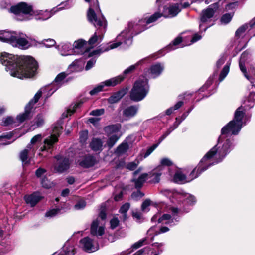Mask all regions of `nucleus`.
Returning a JSON list of instances; mask_svg holds the SVG:
<instances>
[{
	"instance_id": "nucleus-48",
	"label": "nucleus",
	"mask_w": 255,
	"mask_h": 255,
	"mask_svg": "<svg viewBox=\"0 0 255 255\" xmlns=\"http://www.w3.org/2000/svg\"><path fill=\"white\" fill-rule=\"evenodd\" d=\"M62 129L63 127L62 126H55L53 129V134L51 136L50 138L53 136H56L58 138L61 134Z\"/></svg>"
},
{
	"instance_id": "nucleus-31",
	"label": "nucleus",
	"mask_w": 255,
	"mask_h": 255,
	"mask_svg": "<svg viewBox=\"0 0 255 255\" xmlns=\"http://www.w3.org/2000/svg\"><path fill=\"white\" fill-rule=\"evenodd\" d=\"M87 18L90 23H94V22H97V16L91 6H90L87 11Z\"/></svg>"
},
{
	"instance_id": "nucleus-52",
	"label": "nucleus",
	"mask_w": 255,
	"mask_h": 255,
	"mask_svg": "<svg viewBox=\"0 0 255 255\" xmlns=\"http://www.w3.org/2000/svg\"><path fill=\"white\" fill-rule=\"evenodd\" d=\"M67 76V74L64 72H61L58 74L54 79V81L56 83H59L62 82Z\"/></svg>"
},
{
	"instance_id": "nucleus-46",
	"label": "nucleus",
	"mask_w": 255,
	"mask_h": 255,
	"mask_svg": "<svg viewBox=\"0 0 255 255\" xmlns=\"http://www.w3.org/2000/svg\"><path fill=\"white\" fill-rule=\"evenodd\" d=\"M82 104L83 102L81 101H79L78 102L76 103L72 106V107H71V106L70 108L67 110V113L69 114V116L72 115L75 112L76 109L80 107L82 105Z\"/></svg>"
},
{
	"instance_id": "nucleus-22",
	"label": "nucleus",
	"mask_w": 255,
	"mask_h": 255,
	"mask_svg": "<svg viewBox=\"0 0 255 255\" xmlns=\"http://www.w3.org/2000/svg\"><path fill=\"white\" fill-rule=\"evenodd\" d=\"M181 208H172V216L174 217L176 215H181L182 213H181ZM171 216L170 214H165L163 215V216L158 219V222L161 223L163 220H169L165 222V224H168L172 222L173 221V219L175 217H173V219H171Z\"/></svg>"
},
{
	"instance_id": "nucleus-41",
	"label": "nucleus",
	"mask_w": 255,
	"mask_h": 255,
	"mask_svg": "<svg viewBox=\"0 0 255 255\" xmlns=\"http://www.w3.org/2000/svg\"><path fill=\"white\" fill-rule=\"evenodd\" d=\"M119 138L120 137L116 134L112 135L107 141V144L109 148H111L113 147L119 140Z\"/></svg>"
},
{
	"instance_id": "nucleus-50",
	"label": "nucleus",
	"mask_w": 255,
	"mask_h": 255,
	"mask_svg": "<svg viewBox=\"0 0 255 255\" xmlns=\"http://www.w3.org/2000/svg\"><path fill=\"white\" fill-rule=\"evenodd\" d=\"M47 172V170L42 167L37 168L35 171V175L37 178H42Z\"/></svg>"
},
{
	"instance_id": "nucleus-35",
	"label": "nucleus",
	"mask_w": 255,
	"mask_h": 255,
	"mask_svg": "<svg viewBox=\"0 0 255 255\" xmlns=\"http://www.w3.org/2000/svg\"><path fill=\"white\" fill-rule=\"evenodd\" d=\"M63 250L66 255H74L75 253V248L73 245H70L67 242L63 247Z\"/></svg>"
},
{
	"instance_id": "nucleus-2",
	"label": "nucleus",
	"mask_w": 255,
	"mask_h": 255,
	"mask_svg": "<svg viewBox=\"0 0 255 255\" xmlns=\"http://www.w3.org/2000/svg\"><path fill=\"white\" fill-rule=\"evenodd\" d=\"M234 139L231 136L223 137L220 136L218 143L208 151V168L222 162L225 157L234 148Z\"/></svg>"
},
{
	"instance_id": "nucleus-33",
	"label": "nucleus",
	"mask_w": 255,
	"mask_h": 255,
	"mask_svg": "<svg viewBox=\"0 0 255 255\" xmlns=\"http://www.w3.org/2000/svg\"><path fill=\"white\" fill-rule=\"evenodd\" d=\"M42 91L41 90H39L34 95L33 98L31 99L29 102L26 104L27 106L31 107V108H33V106L35 104L37 103L42 96Z\"/></svg>"
},
{
	"instance_id": "nucleus-4",
	"label": "nucleus",
	"mask_w": 255,
	"mask_h": 255,
	"mask_svg": "<svg viewBox=\"0 0 255 255\" xmlns=\"http://www.w3.org/2000/svg\"><path fill=\"white\" fill-rule=\"evenodd\" d=\"M148 81L146 76H141L134 82L129 93L131 100L139 102L144 99L149 90Z\"/></svg>"
},
{
	"instance_id": "nucleus-36",
	"label": "nucleus",
	"mask_w": 255,
	"mask_h": 255,
	"mask_svg": "<svg viewBox=\"0 0 255 255\" xmlns=\"http://www.w3.org/2000/svg\"><path fill=\"white\" fill-rule=\"evenodd\" d=\"M40 183L42 187L45 189H50L53 186L52 182L45 175L41 178Z\"/></svg>"
},
{
	"instance_id": "nucleus-27",
	"label": "nucleus",
	"mask_w": 255,
	"mask_h": 255,
	"mask_svg": "<svg viewBox=\"0 0 255 255\" xmlns=\"http://www.w3.org/2000/svg\"><path fill=\"white\" fill-rule=\"evenodd\" d=\"M148 176V174L144 173L140 175L137 179H133L131 181L134 183L135 188L140 189L146 181V179Z\"/></svg>"
},
{
	"instance_id": "nucleus-55",
	"label": "nucleus",
	"mask_w": 255,
	"mask_h": 255,
	"mask_svg": "<svg viewBox=\"0 0 255 255\" xmlns=\"http://www.w3.org/2000/svg\"><path fill=\"white\" fill-rule=\"evenodd\" d=\"M43 44L46 47H51L56 44V42L54 39H44L43 41Z\"/></svg>"
},
{
	"instance_id": "nucleus-9",
	"label": "nucleus",
	"mask_w": 255,
	"mask_h": 255,
	"mask_svg": "<svg viewBox=\"0 0 255 255\" xmlns=\"http://www.w3.org/2000/svg\"><path fill=\"white\" fill-rule=\"evenodd\" d=\"M79 246L84 251L92 253L99 249V246L97 243H94L93 241L88 237H85L80 240Z\"/></svg>"
},
{
	"instance_id": "nucleus-1",
	"label": "nucleus",
	"mask_w": 255,
	"mask_h": 255,
	"mask_svg": "<svg viewBox=\"0 0 255 255\" xmlns=\"http://www.w3.org/2000/svg\"><path fill=\"white\" fill-rule=\"evenodd\" d=\"M0 61L12 77L20 79L31 78L37 73L38 63L31 56H18L2 52L0 54Z\"/></svg>"
},
{
	"instance_id": "nucleus-7",
	"label": "nucleus",
	"mask_w": 255,
	"mask_h": 255,
	"mask_svg": "<svg viewBox=\"0 0 255 255\" xmlns=\"http://www.w3.org/2000/svg\"><path fill=\"white\" fill-rule=\"evenodd\" d=\"M9 11L15 15L22 13L24 15H33L34 13L32 5H29L25 2H20L11 6Z\"/></svg>"
},
{
	"instance_id": "nucleus-63",
	"label": "nucleus",
	"mask_w": 255,
	"mask_h": 255,
	"mask_svg": "<svg viewBox=\"0 0 255 255\" xmlns=\"http://www.w3.org/2000/svg\"><path fill=\"white\" fill-rule=\"evenodd\" d=\"M88 138V131H82L80 134V140L81 142H85Z\"/></svg>"
},
{
	"instance_id": "nucleus-13",
	"label": "nucleus",
	"mask_w": 255,
	"mask_h": 255,
	"mask_svg": "<svg viewBox=\"0 0 255 255\" xmlns=\"http://www.w3.org/2000/svg\"><path fill=\"white\" fill-rule=\"evenodd\" d=\"M11 45L18 46L22 49H27L32 46V44L30 43L26 39L23 37H17L16 35L14 37L13 42L12 43Z\"/></svg>"
},
{
	"instance_id": "nucleus-47",
	"label": "nucleus",
	"mask_w": 255,
	"mask_h": 255,
	"mask_svg": "<svg viewBox=\"0 0 255 255\" xmlns=\"http://www.w3.org/2000/svg\"><path fill=\"white\" fill-rule=\"evenodd\" d=\"M151 205L154 206L155 207H157L159 206L157 203H153L150 199H146L142 203L140 207H148Z\"/></svg>"
},
{
	"instance_id": "nucleus-58",
	"label": "nucleus",
	"mask_w": 255,
	"mask_h": 255,
	"mask_svg": "<svg viewBox=\"0 0 255 255\" xmlns=\"http://www.w3.org/2000/svg\"><path fill=\"white\" fill-rule=\"evenodd\" d=\"M35 124L37 127H40L44 124V120L42 116L40 114H38L36 117Z\"/></svg>"
},
{
	"instance_id": "nucleus-43",
	"label": "nucleus",
	"mask_w": 255,
	"mask_h": 255,
	"mask_svg": "<svg viewBox=\"0 0 255 255\" xmlns=\"http://www.w3.org/2000/svg\"><path fill=\"white\" fill-rule=\"evenodd\" d=\"M251 57V53L250 50L247 49L243 52L240 56L239 61L245 62L247 60H249Z\"/></svg>"
},
{
	"instance_id": "nucleus-3",
	"label": "nucleus",
	"mask_w": 255,
	"mask_h": 255,
	"mask_svg": "<svg viewBox=\"0 0 255 255\" xmlns=\"http://www.w3.org/2000/svg\"><path fill=\"white\" fill-rule=\"evenodd\" d=\"M207 169V153L201 159L197 166L195 167L190 173L189 176L190 180H187V176L182 172L176 171L173 177V181L174 183L179 184H183L197 178L201 174Z\"/></svg>"
},
{
	"instance_id": "nucleus-23",
	"label": "nucleus",
	"mask_w": 255,
	"mask_h": 255,
	"mask_svg": "<svg viewBox=\"0 0 255 255\" xmlns=\"http://www.w3.org/2000/svg\"><path fill=\"white\" fill-rule=\"evenodd\" d=\"M206 22H207V8L203 9L201 14L199 26L200 32H205L207 29V25L204 24Z\"/></svg>"
},
{
	"instance_id": "nucleus-40",
	"label": "nucleus",
	"mask_w": 255,
	"mask_h": 255,
	"mask_svg": "<svg viewBox=\"0 0 255 255\" xmlns=\"http://www.w3.org/2000/svg\"><path fill=\"white\" fill-rule=\"evenodd\" d=\"M129 146L127 142H123L120 144L116 148V152L122 154L128 151Z\"/></svg>"
},
{
	"instance_id": "nucleus-19",
	"label": "nucleus",
	"mask_w": 255,
	"mask_h": 255,
	"mask_svg": "<svg viewBox=\"0 0 255 255\" xmlns=\"http://www.w3.org/2000/svg\"><path fill=\"white\" fill-rule=\"evenodd\" d=\"M122 128L120 123H116L106 126L104 127L103 130L107 136L118 132Z\"/></svg>"
},
{
	"instance_id": "nucleus-45",
	"label": "nucleus",
	"mask_w": 255,
	"mask_h": 255,
	"mask_svg": "<svg viewBox=\"0 0 255 255\" xmlns=\"http://www.w3.org/2000/svg\"><path fill=\"white\" fill-rule=\"evenodd\" d=\"M87 43V42L83 39H80L75 41L73 44L75 49H80L83 48Z\"/></svg>"
},
{
	"instance_id": "nucleus-53",
	"label": "nucleus",
	"mask_w": 255,
	"mask_h": 255,
	"mask_svg": "<svg viewBox=\"0 0 255 255\" xmlns=\"http://www.w3.org/2000/svg\"><path fill=\"white\" fill-rule=\"evenodd\" d=\"M186 201L190 206H193L196 203L197 200L196 197L192 195H190L186 198Z\"/></svg>"
},
{
	"instance_id": "nucleus-14",
	"label": "nucleus",
	"mask_w": 255,
	"mask_h": 255,
	"mask_svg": "<svg viewBox=\"0 0 255 255\" xmlns=\"http://www.w3.org/2000/svg\"><path fill=\"white\" fill-rule=\"evenodd\" d=\"M32 109L31 107L26 105L24 108V112L16 116V120L19 123H22L27 120H30L33 117Z\"/></svg>"
},
{
	"instance_id": "nucleus-62",
	"label": "nucleus",
	"mask_w": 255,
	"mask_h": 255,
	"mask_svg": "<svg viewBox=\"0 0 255 255\" xmlns=\"http://www.w3.org/2000/svg\"><path fill=\"white\" fill-rule=\"evenodd\" d=\"M96 60L93 58H91L90 60L88 61L85 66V70H90L94 66V64L96 62Z\"/></svg>"
},
{
	"instance_id": "nucleus-5",
	"label": "nucleus",
	"mask_w": 255,
	"mask_h": 255,
	"mask_svg": "<svg viewBox=\"0 0 255 255\" xmlns=\"http://www.w3.org/2000/svg\"><path fill=\"white\" fill-rule=\"evenodd\" d=\"M141 21H144L143 18L139 20L138 22L135 24H133L132 22L129 23L128 28L129 29V30H131L133 29V31L128 37L127 38L125 37L124 32H122L121 33V34L122 35L123 37H124V42L125 44H128V41H129L130 44H131L132 42L133 37L140 34L141 32L148 29L147 26V24L146 23H143L141 22Z\"/></svg>"
},
{
	"instance_id": "nucleus-12",
	"label": "nucleus",
	"mask_w": 255,
	"mask_h": 255,
	"mask_svg": "<svg viewBox=\"0 0 255 255\" xmlns=\"http://www.w3.org/2000/svg\"><path fill=\"white\" fill-rule=\"evenodd\" d=\"M43 197L38 192H35L30 195H25L24 199L27 204H30L31 207H34L42 199Z\"/></svg>"
},
{
	"instance_id": "nucleus-59",
	"label": "nucleus",
	"mask_w": 255,
	"mask_h": 255,
	"mask_svg": "<svg viewBox=\"0 0 255 255\" xmlns=\"http://www.w3.org/2000/svg\"><path fill=\"white\" fill-rule=\"evenodd\" d=\"M86 206V202L84 199L80 198L77 201L74 207H85Z\"/></svg>"
},
{
	"instance_id": "nucleus-28",
	"label": "nucleus",
	"mask_w": 255,
	"mask_h": 255,
	"mask_svg": "<svg viewBox=\"0 0 255 255\" xmlns=\"http://www.w3.org/2000/svg\"><path fill=\"white\" fill-rule=\"evenodd\" d=\"M243 108L242 106L238 108L235 111L234 114V117L233 120H235V122L237 123L241 124L242 126V120L245 114L244 111L242 110Z\"/></svg>"
},
{
	"instance_id": "nucleus-30",
	"label": "nucleus",
	"mask_w": 255,
	"mask_h": 255,
	"mask_svg": "<svg viewBox=\"0 0 255 255\" xmlns=\"http://www.w3.org/2000/svg\"><path fill=\"white\" fill-rule=\"evenodd\" d=\"M183 41V38L181 36H178L176 38H175L171 43H170L166 47V49L168 51H171L172 50H174L176 49L175 46L179 45Z\"/></svg>"
},
{
	"instance_id": "nucleus-29",
	"label": "nucleus",
	"mask_w": 255,
	"mask_h": 255,
	"mask_svg": "<svg viewBox=\"0 0 255 255\" xmlns=\"http://www.w3.org/2000/svg\"><path fill=\"white\" fill-rule=\"evenodd\" d=\"M65 208H52L47 211L45 213V217L52 218L57 215L61 214L65 212Z\"/></svg>"
},
{
	"instance_id": "nucleus-11",
	"label": "nucleus",
	"mask_w": 255,
	"mask_h": 255,
	"mask_svg": "<svg viewBox=\"0 0 255 255\" xmlns=\"http://www.w3.org/2000/svg\"><path fill=\"white\" fill-rule=\"evenodd\" d=\"M78 165L84 168H89L94 166L97 163L95 157L91 154H87L83 157L81 160H78Z\"/></svg>"
},
{
	"instance_id": "nucleus-38",
	"label": "nucleus",
	"mask_w": 255,
	"mask_h": 255,
	"mask_svg": "<svg viewBox=\"0 0 255 255\" xmlns=\"http://www.w3.org/2000/svg\"><path fill=\"white\" fill-rule=\"evenodd\" d=\"M173 165L172 162L167 158H163L160 162V165L156 167V169L159 171H162L163 169V166L170 167Z\"/></svg>"
},
{
	"instance_id": "nucleus-16",
	"label": "nucleus",
	"mask_w": 255,
	"mask_h": 255,
	"mask_svg": "<svg viewBox=\"0 0 255 255\" xmlns=\"http://www.w3.org/2000/svg\"><path fill=\"white\" fill-rule=\"evenodd\" d=\"M15 35L16 33L14 31H0V41L11 45Z\"/></svg>"
},
{
	"instance_id": "nucleus-20",
	"label": "nucleus",
	"mask_w": 255,
	"mask_h": 255,
	"mask_svg": "<svg viewBox=\"0 0 255 255\" xmlns=\"http://www.w3.org/2000/svg\"><path fill=\"white\" fill-rule=\"evenodd\" d=\"M180 11L181 10L179 9L178 4H175L174 5L170 6L169 7L164 6L163 7V13H165L166 14V15H168V17H169V16L171 17H175L180 12Z\"/></svg>"
},
{
	"instance_id": "nucleus-39",
	"label": "nucleus",
	"mask_w": 255,
	"mask_h": 255,
	"mask_svg": "<svg viewBox=\"0 0 255 255\" xmlns=\"http://www.w3.org/2000/svg\"><path fill=\"white\" fill-rule=\"evenodd\" d=\"M230 69V64L227 63L221 70L219 77V82L222 81L224 78L226 77L229 72Z\"/></svg>"
},
{
	"instance_id": "nucleus-15",
	"label": "nucleus",
	"mask_w": 255,
	"mask_h": 255,
	"mask_svg": "<svg viewBox=\"0 0 255 255\" xmlns=\"http://www.w3.org/2000/svg\"><path fill=\"white\" fill-rule=\"evenodd\" d=\"M90 231L93 236H101L105 233V228L103 226H99V221L96 219L92 223Z\"/></svg>"
},
{
	"instance_id": "nucleus-25",
	"label": "nucleus",
	"mask_w": 255,
	"mask_h": 255,
	"mask_svg": "<svg viewBox=\"0 0 255 255\" xmlns=\"http://www.w3.org/2000/svg\"><path fill=\"white\" fill-rule=\"evenodd\" d=\"M92 150L95 152H101L103 150V142L100 138H93L89 145Z\"/></svg>"
},
{
	"instance_id": "nucleus-60",
	"label": "nucleus",
	"mask_w": 255,
	"mask_h": 255,
	"mask_svg": "<svg viewBox=\"0 0 255 255\" xmlns=\"http://www.w3.org/2000/svg\"><path fill=\"white\" fill-rule=\"evenodd\" d=\"M98 39V36H97V33L95 32L94 34L89 39L88 43L90 45H93L97 42Z\"/></svg>"
},
{
	"instance_id": "nucleus-24",
	"label": "nucleus",
	"mask_w": 255,
	"mask_h": 255,
	"mask_svg": "<svg viewBox=\"0 0 255 255\" xmlns=\"http://www.w3.org/2000/svg\"><path fill=\"white\" fill-rule=\"evenodd\" d=\"M162 16H163L165 18H168V15H166V14H165V13H163V12L160 13L159 12H156L152 15H151L150 17L143 18L144 21H141V22L143 23L145 22L148 25L149 24L155 22L157 20V19H158Z\"/></svg>"
},
{
	"instance_id": "nucleus-57",
	"label": "nucleus",
	"mask_w": 255,
	"mask_h": 255,
	"mask_svg": "<svg viewBox=\"0 0 255 255\" xmlns=\"http://www.w3.org/2000/svg\"><path fill=\"white\" fill-rule=\"evenodd\" d=\"M105 112V110L104 109H97L94 110H92L90 112V115L95 116H101L103 114H104Z\"/></svg>"
},
{
	"instance_id": "nucleus-44",
	"label": "nucleus",
	"mask_w": 255,
	"mask_h": 255,
	"mask_svg": "<svg viewBox=\"0 0 255 255\" xmlns=\"http://www.w3.org/2000/svg\"><path fill=\"white\" fill-rule=\"evenodd\" d=\"M233 16V14H232L231 13H228L224 14L222 16L220 19V21L222 23L227 24L231 21Z\"/></svg>"
},
{
	"instance_id": "nucleus-18",
	"label": "nucleus",
	"mask_w": 255,
	"mask_h": 255,
	"mask_svg": "<svg viewBox=\"0 0 255 255\" xmlns=\"http://www.w3.org/2000/svg\"><path fill=\"white\" fill-rule=\"evenodd\" d=\"M70 161L69 159L67 157L64 158L61 161L58 162L57 166L54 168L56 171L59 173H62L70 168Z\"/></svg>"
},
{
	"instance_id": "nucleus-49",
	"label": "nucleus",
	"mask_w": 255,
	"mask_h": 255,
	"mask_svg": "<svg viewBox=\"0 0 255 255\" xmlns=\"http://www.w3.org/2000/svg\"><path fill=\"white\" fill-rule=\"evenodd\" d=\"M245 62H242V61H239V67H240V70L242 72V73H243L244 76L248 80H249L250 79V76H249V75L248 74V73H247V69H246V67L245 66Z\"/></svg>"
},
{
	"instance_id": "nucleus-32",
	"label": "nucleus",
	"mask_w": 255,
	"mask_h": 255,
	"mask_svg": "<svg viewBox=\"0 0 255 255\" xmlns=\"http://www.w3.org/2000/svg\"><path fill=\"white\" fill-rule=\"evenodd\" d=\"M219 8V3L215 2L208 6V22L210 19L212 18L215 12Z\"/></svg>"
},
{
	"instance_id": "nucleus-21",
	"label": "nucleus",
	"mask_w": 255,
	"mask_h": 255,
	"mask_svg": "<svg viewBox=\"0 0 255 255\" xmlns=\"http://www.w3.org/2000/svg\"><path fill=\"white\" fill-rule=\"evenodd\" d=\"M163 70L164 66L160 63H157L152 65L150 67L147 69V72L152 75L154 78H155L162 73Z\"/></svg>"
},
{
	"instance_id": "nucleus-10",
	"label": "nucleus",
	"mask_w": 255,
	"mask_h": 255,
	"mask_svg": "<svg viewBox=\"0 0 255 255\" xmlns=\"http://www.w3.org/2000/svg\"><path fill=\"white\" fill-rule=\"evenodd\" d=\"M128 87H126L113 93L111 96L107 99L108 103L109 104H112L119 102L120 100L128 93Z\"/></svg>"
},
{
	"instance_id": "nucleus-37",
	"label": "nucleus",
	"mask_w": 255,
	"mask_h": 255,
	"mask_svg": "<svg viewBox=\"0 0 255 255\" xmlns=\"http://www.w3.org/2000/svg\"><path fill=\"white\" fill-rule=\"evenodd\" d=\"M109 50V47H106L105 48H100L99 47L96 50H93L88 53L87 58H90L95 55H99L101 53L107 51Z\"/></svg>"
},
{
	"instance_id": "nucleus-54",
	"label": "nucleus",
	"mask_w": 255,
	"mask_h": 255,
	"mask_svg": "<svg viewBox=\"0 0 255 255\" xmlns=\"http://www.w3.org/2000/svg\"><path fill=\"white\" fill-rule=\"evenodd\" d=\"M21 208H16V210L14 211V218L18 220L21 219L24 216V214H22Z\"/></svg>"
},
{
	"instance_id": "nucleus-51",
	"label": "nucleus",
	"mask_w": 255,
	"mask_h": 255,
	"mask_svg": "<svg viewBox=\"0 0 255 255\" xmlns=\"http://www.w3.org/2000/svg\"><path fill=\"white\" fill-rule=\"evenodd\" d=\"M247 28L246 25H242L237 29L235 32V35L236 37H240L243 34Z\"/></svg>"
},
{
	"instance_id": "nucleus-34",
	"label": "nucleus",
	"mask_w": 255,
	"mask_h": 255,
	"mask_svg": "<svg viewBox=\"0 0 255 255\" xmlns=\"http://www.w3.org/2000/svg\"><path fill=\"white\" fill-rule=\"evenodd\" d=\"M161 171L154 169L149 174L151 176H154L152 182L154 183H158L160 182V176L162 175Z\"/></svg>"
},
{
	"instance_id": "nucleus-17",
	"label": "nucleus",
	"mask_w": 255,
	"mask_h": 255,
	"mask_svg": "<svg viewBox=\"0 0 255 255\" xmlns=\"http://www.w3.org/2000/svg\"><path fill=\"white\" fill-rule=\"evenodd\" d=\"M58 141L56 136H53L49 139L44 140V144L40 148V150L42 152H47V153H52L53 145Z\"/></svg>"
},
{
	"instance_id": "nucleus-64",
	"label": "nucleus",
	"mask_w": 255,
	"mask_h": 255,
	"mask_svg": "<svg viewBox=\"0 0 255 255\" xmlns=\"http://www.w3.org/2000/svg\"><path fill=\"white\" fill-rule=\"evenodd\" d=\"M146 238L142 239L139 240V241H138L137 242L134 243L132 245V247L133 249H136L141 247L144 244V243L146 242Z\"/></svg>"
},
{
	"instance_id": "nucleus-56",
	"label": "nucleus",
	"mask_w": 255,
	"mask_h": 255,
	"mask_svg": "<svg viewBox=\"0 0 255 255\" xmlns=\"http://www.w3.org/2000/svg\"><path fill=\"white\" fill-rule=\"evenodd\" d=\"M3 125L8 126L15 123L13 118L11 116H7L3 121Z\"/></svg>"
},
{
	"instance_id": "nucleus-8",
	"label": "nucleus",
	"mask_w": 255,
	"mask_h": 255,
	"mask_svg": "<svg viewBox=\"0 0 255 255\" xmlns=\"http://www.w3.org/2000/svg\"><path fill=\"white\" fill-rule=\"evenodd\" d=\"M242 128V125L235 122V120L230 121L227 125L224 126L221 130L222 135H226L231 132L232 135H238Z\"/></svg>"
},
{
	"instance_id": "nucleus-26",
	"label": "nucleus",
	"mask_w": 255,
	"mask_h": 255,
	"mask_svg": "<svg viewBox=\"0 0 255 255\" xmlns=\"http://www.w3.org/2000/svg\"><path fill=\"white\" fill-rule=\"evenodd\" d=\"M138 111V107L135 105H131L125 108L123 111V114L125 117L132 118L135 116Z\"/></svg>"
},
{
	"instance_id": "nucleus-6",
	"label": "nucleus",
	"mask_w": 255,
	"mask_h": 255,
	"mask_svg": "<svg viewBox=\"0 0 255 255\" xmlns=\"http://www.w3.org/2000/svg\"><path fill=\"white\" fill-rule=\"evenodd\" d=\"M125 78V77L124 75H120L115 77L107 80L104 82H101L100 84L94 88L89 92V94L91 96L96 95L101 91H105V90H104V87L105 86L108 87H114L121 83Z\"/></svg>"
},
{
	"instance_id": "nucleus-61",
	"label": "nucleus",
	"mask_w": 255,
	"mask_h": 255,
	"mask_svg": "<svg viewBox=\"0 0 255 255\" xmlns=\"http://www.w3.org/2000/svg\"><path fill=\"white\" fill-rule=\"evenodd\" d=\"M119 224V221L117 218H113L110 221V227L111 229H114L116 228Z\"/></svg>"
},
{
	"instance_id": "nucleus-42",
	"label": "nucleus",
	"mask_w": 255,
	"mask_h": 255,
	"mask_svg": "<svg viewBox=\"0 0 255 255\" xmlns=\"http://www.w3.org/2000/svg\"><path fill=\"white\" fill-rule=\"evenodd\" d=\"M28 158V150L25 149L20 153V159L23 163L25 164H29V161L27 160Z\"/></svg>"
}]
</instances>
